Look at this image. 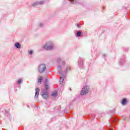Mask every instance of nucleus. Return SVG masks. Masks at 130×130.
Here are the masks:
<instances>
[{"label":"nucleus","mask_w":130,"mask_h":130,"mask_svg":"<svg viewBox=\"0 0 130 130\" xmlns=\"http://www.w3.org/2000/svg\"><path fill=\"white\" fill-rule=\"evenodd\" d=\"M46 69V66L45 64H41L39 66V71L40 73H43Z\"/></svg>","instance_id":"nucleus-3"},{"label":"nucleus","mask_w":130,"mask_h":130,"mask_svg":"<svg viewBox=\"0 0 130 130\" xmlns=\"http://www.w3.org/2000/svg\"><path fill=\"white\" fill-rule=\"evenodd\" d=\"M42 81V77H40V78H39L38 80V85H40V84H41V82Z\"/></svg>","instance_id":"nucleus-6"},{"label":"nucleus","mask_w":130,"mask_h":130,"mask_svg":"<svg viewBox=\"0 0 130 130\" xmlns=\"http://www.w3.org/2000/svg\"><path fill=\"white\" fill-rule=\"evenodd\" d=\"M58 59L60 60V59H59H59H58Z\"/></svg>","instance_id":"nucleus-21"},{"label":"nucleus","mask_w":130,"mask_h":130,"mask_svg":"<svg viewBox=\"0 0 130 130\" xmlns=\"http://www.w3.org/2000/svg\"><path fill=\"white\" fill-rule=\"evenodd\" d=\"M78 27H80V25L79 24H77Z\"/></svg>","instance_id":"nucleus-18"},{"label":"nucleus","mask_w":130,"mask_h":130,"mask_svg":"<svg viewBox=\"0 0 130 130\" xmlns=\"http://www.w3.org/2000/svg\"><path fill=\"white\" fill-rule=\"evenodd\" d=\"M62 82H63V76H61L60 77V84H62Z\"/></svg>","instance_id":"nucleus-10"},{"label":"nucleus","mask_w":130,"mask_h":130,"mask_svg":"<svg viewBox=\"0 0 130 130\" xmlns=\"http://www.w3.org/2000/svg\"><path fill=\"white\" fill-rule=\"evenodd\" d=\"M38 4H39V3L37 2L36 3H34L32 6L33 7H35V6H36V5H38Z\"/></svg>","instance_id":"nucleus-14"},{"label":"nucleus","mask_w":130,"mask_h":130,"mask_svg":"<svg viewBox=\"0 0 130 130\" xmlns=\"http://www.w3.org/2000/svg\"><path fill=\"white\" fill-rule=\"evenodd\" d=\"M109 130H113V128H111L110 129H109Z\"/></svg>","instance_id":"nucleus-19"},{"label":"nucleus","mask_w":130,"mask_h":130,"mask_svg":"<svg viewBox=\"0 0 130 130\" xmlns=\"http://www.w3.org/2000/svg\"><path fill=\"white\" fill-rule=\"evenodd\" d=\"M39 4H42V3L40 2Z\"/></svg>","instance_id":"nucleus-20"},{"label":"nucleus","mask_w":130,"mask_h":130,"mask_svg":"<svg viewBox=\"0 0 130 130\" xmlns=\"http://www.w3.org/2000/svg\"><path fill=\"white\" fill-rule=\"evenodd\" d=\"M29 54H32V53H33V51H29Z\"/></svg>","instance_id":"nucleus-15"},{"label":"nucleus","mask_w":130,"mask_h":130,"mask_svg":"<svg viewBox=\"0 0 130 130\" xmlns=\"http://www.w3.org/2000/svg\"><path fill=\"white\" fill-rule=\"evenodd\" d=\"M21 83H22V80L19 79L18 80V84H21Z\"/></svg>","instance_id":"nucleus-13"},{"label":"nucleus","mask_w":130,"mask_h":130,"mask_svg":"<svg viewBox=\"0 0 130 130\" xmlns=\"http://www.w3.org/2000/svg\"><path fill=\"white\" fill-rule=\"evenodd\" d=\"M42 96L43 97V98H45V99H47V98H48V92L46 91L44 92L43 94H42Z\"/></svg>","instance_id":"nucleus-5"},{"label":"nucleus","mask_w":130,"mask_h":130,"mask_svg":"<svg viewBox=\"0 0 130 130\" xmlns=\"http://www.w3.org/2000/svg\"><path fill=\"white\" fill-rule=\"evenodd\" d=\"M15 46L17 48H21V45L19 43H15Z\"/></svg>","instance_id":"nucleus-7"},{"label":"nucleus","mask_w":130,"mask_h":130,"mask_svg":"<svg viewBox=\"0 0 130 130\" xmlns=\"http://www.w3.org/2000/svg\"><path fill=\"white\" fill-rule=\"evenodd\" d=\"M45 87L46 90H48V89H49V87H48V85L47 84H45Z\"/></svg>","instance_id":"nucleus-12"},{"label":"nucleus","mask_w":130,"mask_h":130,"mask_svg":"<svg viewBox=\"0 0 130 130\" xmlns=\"http://www.w3.org/2000/svg\"><path fill=\"white\" fill-rule=\"evenodd\" d=\"M44 49L46 50H50L52 49V43L49 42L46 44L44 46Z\"/></svg>","instance_id":"nucleus-2"},{"label":"nucleus","mask_w":130,"mask_h":130,"mask_svg":"<svg viewBox=\"0 0 130 130\" xmlns=\"http://www.w3.org/2000/svg\"><path fill=\"white\" fill-rule=\"evenodd\" d=\"M39 92H40V89H39V88H36L35 95V99H37V98H38V96H39Z\"/></svg>","instance_id":"nucleus-4"},{"label":"nucleus","mask_w":130,"mask_h":130,"mask_svg":"<svg viewBox=\"0 0 130 130\" xmlns=\"http://www.w3.org/2000/svg\"><path fill=\"white\" fill-rule=\"evenodd\" d=\"M82 34V33L80 31H78L77 34V36H78V37L81 36V35Z\"/></svg>","instance_id":"nucleus-11"},{"label":"nucleus","mask_w":130,"mask_h":130,"mask_svg":"<svg viewBox=\"0 0 130 130\" xmlns=\"http://www.w3.org/2000/svg\"><path fill=\"white\" fill-rule=\"evenodd\" d=\"M122 105H125L126 104V99H123L121 102Z\"/></svg>","instance_id":"nucleus-9"},{"label":"nucleus","mask_w":130,"mask_h":130,"mask_svg":"<svg viewBox=\"0 0 130 130\" xmlns=\"http://www.w3.org/2000/svg\"><path fill=\"white\" fill-rule=\"evenodd\" d=\"M52 97H56V96H57V92L54 91V92H52Z\"/></svg>","instance_id":"nucleus-8"},{"label":"nucleus","mask_w":130,"mask_h":130,"mask_svg":"<svg viewBox=\"0 0 130 130\" xmlns=\"http://www.w3.org/2000/svg\"><path fill=\"white\" fill-rule=\"evenodd\" d=\"M70 1V2H71V3H74V0H69Z\"/></svg>","instance_id":"nucleus-16"},{"label":"nucleus","mask_w":130,"mask_h":130,"mask_svg":"<svg viewBox=\"0 0 130 130\" xmlns=\"http://www.w3.org/2000/svg\"><path fill=\"white\" fill-rule=\"evenodd\" d=\"M89 86H85L81 91V95H86L87 93H89Z\"/></svg>","instance_id":"nucleus-1"},{"label":"nucleus","mask_w":130,"mask_h":130,"mask_svg":"<svg viewBox=\"0 0 130 130\" xmlns=\"http://www.w3.org/2000/svg\"><path fill=\"white\" fill-rule=\"evenodd\" d=\"M68 68L69 69V70H71V67L69 66Z\"/></svg>","instance_id":"nucleus-17"}]
</instances>
